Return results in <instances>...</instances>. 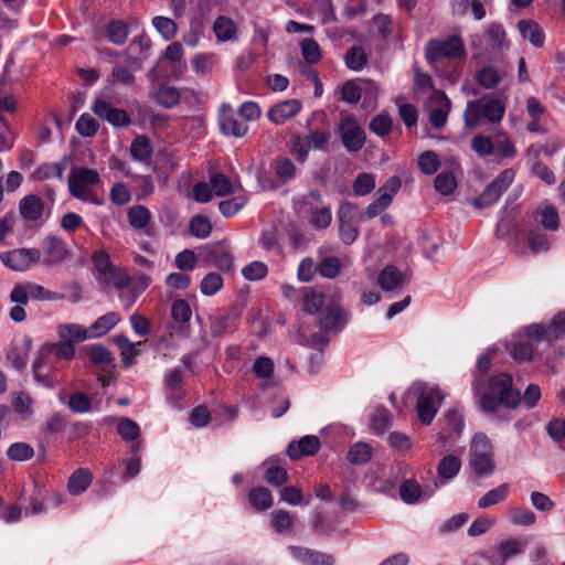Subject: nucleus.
Listing matches in <instances>:
<instances>
[{
  "mask_svg": "<svg viewBox=\"0 0 565 565\" xmlns=\"http://www.w3.org/2000/svg\"><path fill=\"white\" fill-rule=\"evenodd\" d=\"M513 179L514 171L512 169L503 170L490 184L486 186L479 196L472 200V205L477 209H484L494 204L510 186Z\"/></svg>",
  "mask_w": 565,
  "mask_h": 565,
  "instance_id": "obj_9",
  "label": "nucleus"
},
{
  "mask_svg": "<svg viewBox=\"0 0 565 565\" xmlns=\"http://www.w3.org/2000/svg\"><path fill=\"white\" fill-rule=\"evenodd\" d=\"M345 65L354 72L362 71L369 61L367 54L362 46H352L344 55Z\"/></svg>",
  "mask_w": 565,
  "mask_h": 565,
  "instance_id": "obj_39",
  "label": "nucleus"
},
{
  "mask_svg": "<svg viewBox=\"0 0 565 565\" xmlns=\"http://www.w3.org/2000/svg\"><path fill=\"white\" fill-rule=\"evenodd\" d=\"M247 203L245 195H237L218 203V210L224 217H233L236 215Z\"/></svg>",
  "mask_w": 565,
  "mask_h": 565,
  "instance_id": "obj_56",
  "label": "nucleus"
},
{
  "mask_svg": "<svg viewBox=\"0 0 565 565\" xmlns=\"http://www.w3.org/2000/svg\"><path fill=\"white\" fill-rule=\"evenodd\" d=\"M120 320L119 313L114 311L100 316L89 328H85L88 339L107 334Z\"/></svg>",
  "mask_w": 565,
  "mask_h": 565,
  "instance_id": "obj_23",
  "label": "nucleus"
},
{
  "mask_svg": "<svg viewBox=\"0 0 565 565\" xmlns=\"http://www.w3.org/2000/svg\"><path fill=\"white\" fill-rule=\"evenodd\" d=\"M301 310L308 315H317L324 305L326 296L311 287L300 288Z\"/></svg>",
  "mask_w": 565,
  "mask_h": 565,
  "instance_id": "obj_22",
  "label": "nucleus"
},
{
  "mask_svg": "<svg viewBox=\"0 0 565 565\" xmlns=\"http://www.w3.org/2000/svg\"><path fill=\"white\" fill-rule=\"evenodd\" d=\"M153 152L150 139L146 135L137 136L130 146V154L136 161H147L151 158Z\"/></svg>",
  "mask_w": 565,
  "mask_h": 565,
  "instance_id": "obj_33",
  "label": "nucleus"
},
{
  "mask_svg": "<svg viewBox=\"0 0 565 565\" xmlns=\"http://www.w3.org/2000/svg\"><path fill=\"white\" fill-rule=\"evenodd\" d=\"M129 31L127 24L121 20H111L107 25V36L116 45L126 42Z\"/></svg>",
  "mask_w": 565,
  "mask_h": 565,
  "instance_id": "obj_52",
  "label": "nucleus"
},
{
  "mask_svg": "<svg viewBox=\"0 0 565 565\" xmlns=\"http://www.w3.org/2000/svg\"><path fill=\"white\" fill-rule=\"evenodd\" d=\"M41 259L38 248H17L2 254V264L12 270L24 271Z\"/></svg>",
  "mask_w": 565,
  "mask_h": 565,
  "instance_id": "obj_11",
  "label": "nucleus"
},
{
  "mask_svg": "<svg viewBox=\"0 0 565 565\" xmlns=\"http://www.w3.org/2000/svg\"><path fill=\"white\" fill-rule=\"evenodd\" d=\"M499 72L492 66H483L476 74V82L484 89H493L501 83Z\"/></svg>",
  "mask_w": 565,
  "mask_h": 565,
  "instance_id": "obj_43",
  "label": "nucleus"
},
{
  "mask_svg": "<svg viewBox=\"0 0 565 565\" xmlns=\"http://www.w3.org/2000/svg\"><path fill=\"white\" fill-rule=\"evenodd\" d=\"M518 28L523 39L527 40L533 46L542 47L544 45L545 33L537 22L533 20H520Z\"/></svg>",
  "mask_w": 565,
  "mask_h": 565,
  "instance_id": "obj_24",
  "label": "nucleus"
},
{
  "mask_svg": "<svg viewBox=\"0 0 565 565\" xmlns=\"http://www.w3.org/2000/svg\"><path fill=\"white\" fill-rule=\"evenodd\" d=\"M505 114L504 103L497 98L473 99L467 103L463 111V122L466 128H477L481 120L490 124H499Z\"/></svg>",
  "mask_w": 565,
  "mask_h": 565,
  "instance_id": "obj_4",
  "label": "nucleus"
},
{
  "mask_svg": "<svg viewBox=\"0 0 565 565\" xmlns=\"http://www.w3.org/2000/svg\"><path fill=\"white\" fill-rule=\"evenodd\" d=\"M128 223L135 230H142L146 234L150 235L149 223L151 220V212L145 205H135L128 210Z\"/></svg>",
  "mask_w": 565,
  "mask_h": 565,
  "instance_id": "obj_29",
  "label": "nucleus"
},
{
  "mask_svg": "<svg viewBox=\"0 0 565 565\" xmlns=\"http://www.w3.org/2000/svg\"><path fill=\"white\" fill-rule=\"evenodd\" d=\"M373 456V448L363 441H356L349 447L347 459L352 465H365Z\"/></svg>",
  "mask_w": 565,
  "mask_h": 565,
  "instance_id": "obj_32",
  "label": "nucleus"
},
{
  "mask_svg": "<svg viewBox=\"0 0 565 565\" xmlns=\"http://www.w3.org/2000/svg\"><path fill=\"white\" fill-rule=\"evenodd\" d=\"M223 285V277L218 273L211 271L201 280L200 290L204 296L211 297L217 294Z\"/></svg>",
  "mask_w": 565,
  "mask_h": 565,
  "instance_id": "obj_53",
  "label": "nucleus"
},
{
  "mask_svg": "<svg viewBox=\"0 0 565 565\" xmlns=\"http://www.w3.org/2000/svg\"><path fill=\"white\" fill-rule=\"evenodd\" d=\"M411 391L416 397L415 409L418 420L424 426H429L445 399V394L437 385L429 386L425 382H415Z\"/></svg>",
  "mask_w": 565,
  "mask_h": 565,
  "instance_id": "obj_3",
  "label": "nucleus"
},
{
  "mask_svg": "<svg viewBox=\"0 0 565 565\" xmlns=\"http://www.w3.org/2000/svg\"><path fill=\"white\" fill-rule=\"evenodd\" d=\"M30 298L38 301H57L66 298L64 294L51 291L42 285L35 282H26Z\"/></svg>",
  "mask_w": 565,
  "mask_h": 565,
  "instance_id": "obj_47",
  "label": "nucleus"
},
{
  "mask_svg": "<svg viewBox=\"0 0 565 565\" xmlns=\"http://www.w3.org/2000/svg\"><path fill=\"white\" fill-rule=\"evenodd\" d=\"M290 555L302 565H333L334 557L331 554L311 550L303 546H289Z\"/></svg>",
  "mask_w": 565,
  "mask_h": 565,
  "instance_id": "obj_16",
  "label": "nucleus"
},
{
  "mask_svg": "<svg viewBox=\"0 0 565 565\" xmlns=\"http://www.w3.org/2000/svg\"><path fill=\"white\" fill-rule=\"evenodd\" d=\"M12 408L22 419H29L32 414V399L24 392L13 394Z\"/></svg>",
  "mask_w": 565,
  "mask_h": 565,
  "instance_id": "obj_51",
  "label": "nucleus"
},
{
  "mask_svg": "<svg viewBox=\"0 0 565 565\" xmlns=\"http://www.w3.org/2000/svg\"><path fill=\"white\" fill-rule=\"evenodd\" d=\"M57 342H46L42 353L55 355L58 360L72 361L75 358V344L88 339L85 327L78 323H62L57 327Z\"/></svg>",
  "mask_w": 565,
  "mask_h": 565,
  "instance_id": "obj_2",
  "label": "nucleus"
},
{
  "mask_svg": "<svg viewBox=\"0 0 565 565\" xmlns=\"http://www.w3.org/2000/svg\"><path fill=\"white\" fill-rule=\"evenodd\" d=\"M221 132L224 136L242 138L246 135L248 127L241 122L235 115H222L218 119Z\"/></svg>",
  "mask_w": 565,
  "mask_h": 565,
  "instance_id": "obj_30",
  "label": "nucleus"
},
{
  "mask_svg": "<svg viewBox=\"0 0 565 565\" xmlns=\"http://www.w3.org/2000/svg\"><path fill=\"white\" fill-rule=\"evenodd\" d=\"M249 503L257 510H267L273 505V495L267 488L256 487L248 493Z\"/></svg>",
  "mask_w": 565,
  "mask_h": 565,
  "instance_id": "obj_45",
  "label": "nucleus"
},
{
  "mask_svg": "<svg viewBox=\"0 0 565 565\" xmlns=\"http://www.w3.org/2000/svg\"><path fill=\"white\" fill-rule=\"evenodd\" d=\"M212 31L218 43H235L239 40L238 29L234 20L226 15H218L213 22Z\"/></svg>",
  "mask_w": 565,
  "mask_h": 565,
  "instance_id": "obj_19",
  "label": "nucleus"
},
{
  "mask_svg": "<svg viewBox=\"0 0 565 565\" xmlns=\"http://www.w3.org/2000/svg\"><path fill=\"white\" fill-rule=\"evenodd\" d=\"M66 166L64 162L43 163L32 174L35 181H45L51 178L63 180Z\"/></svg>",
  "mask_w": 565,
  "mask_h": 565,
  "instance_id": "obj_36",
  "label": "nucleus"
},
{
  "mask_svg": "<svg viewBox=\"0 0 565 565\" xmlns=\"http://www.w3.org/2000/svg\"><path fill=\"white\" fill-rule=\"evenodd\" d=\"M43 200L35 194H29L21 199L19 211L23 220L28 222H36L43 216Z\"/></svg>",
  "mask_w": 565,
  "mask_h": 565,
  "instance_id": "obj_20",
  "label": "nucleus"
},
{
  "mask_svg": "<svg viewBox=\"0 0 565 565\" xmlns=\"http://www.w3.org/2000/svg\"><path fill=\"white\" fill-rule=\"evenodd\" d=\"M99 182L100 175L97 170L86 167L73 169L68 175L70 194L81 201L99 205L102 201L97 194L87 190V186L96 185Z\"/></svg>",
  "mask_w": 565,
  "mask_h": 565,
  "instance_id": "obj_6",
  "label": "nucleus"
},
{
  "mask_svg": "<svg viewBox=\"0 0 565 565\" xmlns=\"http://www.w3.org/2000/svg\"><path fill=\"white\" fill-rule=\"evenodd\" d=\"M44 258L42 263L45 266H56L71 257V252L66 247L63 238L56 235H49L43 242Z\"/></svg>",
  "mask_w": 565,
  "mask_h": 565,
  "instance_id": "obj_14",
  "label": "nucleus"
},
{
  "mask_svg": "<svg viewBox=\"0 0 565 565\" xmlns=\"http://www.w3.org/2000/svg\"><path fill=\"white\" fill-rule=\"evenodd\" d=\"M352 188L355 195H367L375 189V178L366 172L360 173L355 178Z\"/></svg>",
  "mask_w": 565,
  "mask_h": 565,
  "instance_id": "obj_60",
  "label": "nucleus"
},
{
  "mask_svg": "<svg viewBox=\"0 0 565 565\" xmlns=\"http://www.w3.org/2000/svg\"><path fill=\"white\" fill-rule=\"evenodd\" d=\"M7 456L14 461H25L34 456V449L26 443H14L8 448Z\"/></svg>",
  "mask_w": 565,
  "mask_h": 565,
  "instance_id": "obj_63",
  "label": "nucleus"
},
{
  "mask_svg": "<svg viewBox=\"0 0 565 565\" xmlns=\"http://www.w3.org/2000/svg\"><path fill=\"white\" fill-rule=\"evenodd\" d=\"M419 170L427 175H431L440 168V159L433 150L422 152L417 160Z\"/></svg>",
  "mask_w": 565,
  "mask_h": 565,
  "instance_id": "obj_48",
  "label": "nucleus"
},
{
  "mask_svg": "<svg viewBox=\"0 0 565 565\" xmlns=\"http://www.w3.org/2000/svg\"><path fill=\"white\" fill-rule=\"evenodd\" d=\"M527 339L535 343L546 341L553 347L554 342L565 338V311L556 313L548 323H532L525 328Z\"/></svg>",
  "mask_w": 565,
  "mask_h": 565,
  "instance_id": "obj_8",
  "label": "nucleus"
},
{
  "mask_svg": "<svg viewBox=\"0 0 565 565\" xmlns=\"http://www.w3.org/2000/svg\"><path fill=\"white\" fill-rule=\"evenodd\" d=\"M32 340L30 337H24L23 347L14 345L7 353V361L18 371L23 370L28 362V352L31 349Z\"/></svg>",
  "mask_w": 565,
  "mask_h": 565,
  "instance_id": "obj_31",
  "label": "nucleus"
},
{
  "mask_svg": "<svg viewBox=\"0 0 565 565\" xmlns=\"http://www.w3.org/2000/svg\"><path fill=\"white\" fill-rule=\"evenodd\" d=\"M152 26L163 38L164 41L172 40L178 33L177 22L168 17L157 15L152 18Z\"/></svg>",
  "mask_w": 565,
  "mask_h": 565,
  "instance_id": "obj_40",
  "label": "nucleus"
},
{
  "mask_svg": "<svg viewBox=\"0 0 565 565\" xmlns=\"http://www.w3.org/2000/svg\"><path fill=\"white\" fill-rule=\"evenodd\" d=\"M67 406L73 413L83 414L92 409V401L87 394L75 392L71 394Z\"/></svg>",
  "mask_w": 565,
  "mask_h": 565,
  "instance_id": "obj_62",
  "label": "nucleus"
},
{
  "mask_svg": "<svg viewBox=\"0 0 565 565\" xmlns=\"http://www.w3.org/2000/svg\"><path fill=\"white\" fill-rule=\"evenodd\" d=\"M472 391L479 409L487 415H497L501 406L515 408L521 401L520 392L513 387L508 373L493 374L487 380L476 379Z\"/></svg>",
  "mask_w": 565,
  "mask_h": 565,
  "instance_id": "obj_1",
  "label": "nucleus"
},
{
  "mask_svg": "<svg viewBox=\"0 0 565 565\" xmlns=\"http://www.w3.org/2000/svg\"><path fill=\"white\" fill-rule=\"evenodd\" d=\"M392 127V118L386 114L376 115L372 118L369 125V129L380 137L387 136L391 132Z\"/></svg>",
  "mask_w": 565,
  "mask_h": 565,
  "instance_id": "obj_61",
  "label": "nucleus"
},
{
  "mask_svg": "<svg viewBox=\"0 0 565 565\" xmlns=\"http://www.w3.org/2000/svg\"><path fill=\"white\" fill-rule=\"evenodd\" d=\"M338 134L343 147L349 152L361 150L365 143V132L359 121L352 116H347L340 120Z\"/></svg>",
  "mask_w": 565,
  "mask_h": 565,
  "instance_id": "obj_10",
  "label": "nucleus"
},
{
  "mask_svg": "<svg viewBox=\"0 0 565 565\" xmlns=\"http://www.w3.org/2000/svg\"><path fill=\"white\" fill-rule=\"evenodd\" d=\"M471 149L484 158L494 153L495 145L491 137L479 134L471 139Z\"/></svg>",
  "mask_w": 565,
  "mask_h": 565,
  "instance_id": "obj_55",
  "label": "nucleus"
},
{
  "mask_svg": "<svg viewBox=\"0 0 565 565\" xmlns=\"http://www.w3.org/2000/svg\"><path fill=\"white\" fill-rule=\"evenodd\" d=\"M92 111L114 127H127L131 124L130 115L125 109L116 108L100 98L95 99Z\"/></svg>",
  "mask_w": 565,
  "mask_h": 565,
  "instance_id": "obj_13",
  "label": "nucleus"
},
{
  "mask_svg": "<svg viewBox=\"0 0 565 565\" xmlns=\"http://www.w3.org/2000/svg\"><path fill=\"white\" fill-rule=\"evenodd\" d=\"M461 469V460L455 455H446L437 466L438 476L444 479H454Z\"/></svg>",
  "mask_w": 565,
  "mask_h": 565,
  "instance_id": "obj_38",
  "label": "nucleus"
},
{
  "mask_svg": "<svg viewBox=\"0 0 565 565\" xmlns=\"http://www.w3.org/2000/svg\"><path fill=\"white\" fill-rule=\"evenodd\" d=\"M321 447L320 438L316 435H306L288 445L287 455L291 460L316 455Z\"/></svg>",
  "mask_w": 565,
  "mask_h": 565,
  "instance_id": "obj_15",
  "label": "nucleus"
},
{
  "mask_svg": "<svg viewBox=\"0 0 565 565\" xmlns=\"http://www.w3.org/2000/svg\"><path fill=\"white\" fill-rule=\"evenodd\" d=\"M377 284L385 291H393L403 287V275L393 265L385 266L377 276Z\"/></svg>",
  "mask_w": 565,
  "mask_h": 565,
  "instance_id": "obj_28",
  "label": "nucleus"
},
{
  "mask_svg": "<svg viewBox=\"0 0 565 565\" xmlns=\"http://www.w3.org/2000/svg\"><path fill=\"white\" fill-rule=\"evenodd\" d=\"M233 315L216 313L210 317V329L213 337H224L234 328Z\"/></svg>",
  "mask_w": 565,
  "mask_h": 565,
  "instance_id": "obj_35",
  "label": "nucleus"
},
{
  "mask_svg": "<svg viewBox=\"0 0 565 565\" xmlns=\"http://www.w3.org/2000/svg\"><path fill=\"white\" fill-rule=\"evenodd\" d=\"M210 184L216 196H225L231 194L233 191L230 178L222 172L212 174L210 178Z\"/></svg>",
  "mask_w": 565,
  "mask_h": 565,
  "instance_id": "obj_59",
  "label": "nucleus"
},
{
  "mask_svg": "<svg viewBox=\"0 0 565 565\" xmlns=\"http://www.w3.org/2000/svg\"><path fill=\"white\" fill-rule=\"evenodd\" d=\"M348 322V315L339 305H328L321 311L318 326L323 333H315L311 335L310 344L313 348L327 345L329 338L326 335L329 332H340L343 330Z\"/></svg>",
  "mask_w": 565,
  "mask_h": 565,
  "instance_id": "obj_7",
  "label": "nucleus"
},
{
  "mask_svg": "<svg viewBox=\"0 0 565 565\" xmlns=\"http://www.w3.org/2000/svg\"><path fill=\"white\" fill-rule=\"evenodd\" d=\"M189 232L198 238H206L212 232V223L204 215H194L189 222Z\"/></svg>",
  "mask_w": 565,
  "mask_h": 565,
  "instance_id": "obj_50",
  "label": "nucleus"
},
{
  "mask_svg": "<svg viewBox=\"0 0 565 565\" xmlns=\"http://www.w3.org/2000/svg\"><path fill=\"white\" fill-rule=\"evenodd\" d=\"M273 169L280 184H288L297 174L295 162L288 157L278 156L273 161Z\"/></svg>",
  "mask_w": 565,
  "mask_h": 565,
  "instance_id": "obj_27",
  "label": "nucleus"
},
{
  "mask_svg": "<svg viewBox=\"0 0 565 565\" xmlns=\"http://www.w3.org/2000/svg\"><path fill=\"white\" fill-rule=\"evenodd\" d=\"M93 481V475L87 468L76 469L68 478L67 491L72 495L83 494Z\"/></svg>",
  "mask_w": 565,
  "mask_h": 565,
  "instance_id": "obj_25",
  "label": "nucleus"
},
{
  "mask_svg": "<svg viewBox=\"0 0 565 565\" xmlns=\"http://www.w3.org/2000/svg\"><path fill=\"white\" fill-rule=\"evenodd\" d=\"M494 145V153L498 159H513L516 156V148L504 131L498 134Z\"/></svg>",
  "mask_w": 565,
  "mask_h": 565,
  "instance_id": "obj_46",
  "label": "nucleus"
},
{
  "mask_svg": "<svg viewBox=\"0 0 565 565\" xmlns=\"http://www.w3.org/2000/svg\"><path fill=\"white\" fill-rule=\"evenodd\" d=\"M435 190L444 195H450L455 192L457 188V181L452 172L443 171L434 180Z\"/></svg>",
  "mask_w": 565,
  "mask_h": 565,
  "instance_id": "obj_49",
  "label": "nucleus"
},
{
  "mask_svg": "<svg viewBox=\"0 0 565 565\" xmlns=\"http://www.w3.org/2000/svg\"><path fill=\"white\" fill-rule=\"evenodd\" d=\"M302 105L298 99H287L271 106L268 109L267 118L276 124L281 125L288 119L295 117L301 110Z\"/></svg>",
  "mask_w": 565,
  "mask_h": 565,
  "instance_id": "obj_18",
  "label": "nucleus"
},
{
  "mask_svg": "<svg viewBox=\"0 0 565 565\" xmlns=\"http://www.w3.org/2000/svg\"><path fill=\"white\" fill-rule=\"evenodd\" d=\"M423 494L420 484L414 479H406L399 487V497L407 504H415Z\"/></svg>",
  "mask_w": 565,
  "mask_h": 565,
  "instance_id": "obj_41",
  "label": "nucleus"
},
{
  "mask_svg": "<svg viewBox=\"0 0 565 565\" xmlns=\"http://www.w3.org/2000/svg\"><path fill=\"white\" fill-rule=\"evenodd\" d=\"M205 258L207 263L215 266L221 271L228 273L234 268L232 253L228 246L223 242H218L207 247Z\"/></svg>",
  "mask_w": 565,
  "mask_h": 565,
  "instance_id": "obj_17",
  "label": "nucleus"
},
{
  "mask_svg": "<svg viewBox=\"0 0 565 565\" xmlns=\"http://www.w3.org/2000/svg\"><path fill=\"white\" fill-rule=\"evenodd\" d=\"M510 492L509 483H502L483 494L478 501V508L487 509L504 501Z\"/></svg>",
  "mask_w": 565,
  "mask_h": 565,
  "instance_id": "obj_37",
  "label": "nucleus"
},
{
  "mask_svg": "<svg viewBox=\"0 0 565 565\" xmlns=\"http://www.w3.org/2000/svg\"><path fill=\"white\" fill-rule=\"evenodd\" d=\"M465 55L463 41L457 34H451L445 40L429 39L425 45L426 62L434 67H438L444 60H460Z\"/></svg>",
  "mask_w": 565,
  "mask_h": 565,
  "instance_id": "obj_5",
  "label": "nucleus"
},
{
  "mask_svg": "<svg viewBox=\"0 0 565 565\" xmlns=\"http://www.w3.org/2000/svg\"><path fill=\"white\" fill-rule=\"evenodd\" d=\"M469 465L480 478L492 475L495 469L493 454H480L479 456L470 457Z\"/></svg>",
  "mask_w": 565,
  "mask_h": 565,
  "instance_id": "obj_34",
  "label": "nucleus"
},
{
  "mask_svg": "<svg viewBox=\"0 0 565 565\" xmlns=\"http://www.w3.org/2000/svg\"><path fill=\"white\" fill-rule=\"evenodd\" d=\"M310 143L306 136L294 135L290 139V153L299 164H303L309 157Z\"/></svg>",
  "mask_w": 565,
  "mask_h": 565,
  "instance_id": "obj_44",
  "label": "nucleus"
},
{
  "mask_svg": "<svg viewBox=\"0 0 565 565\" xmlns=\"http://www.w3.org/2000/svg\"><path fill=\"white\" fill-rule=\"evenodd\" d=\"M171 317L178 323H188L192 317V309L186 300L178 299L172 302Z\"/></svg>",
  "mask_w": 565,
  "mask_h": 565,
  "instance_id": "obj_64",
  "label": "nucleus"
},
{
  "mask_svg": "<svg viewBox=\"0 0 565 565\" xmlns=\"http://www.w3.org/2000/svg\"><path fill=\"white\" fill-rule=\"evenodd\" d=\"M511 356L518 362H530L534 358L533 341L514 342L510 349Z\"/></svg>",
  "mask_w": 565,
  "mask_h": 565,
  "instance_id": "obj_54",
  "label": "nucleus"
},
{
  "mask_svg": "<svg viewBox=\"0 0 565 565\" xmlns=\"http://www.w3.org/2000/svg\"><path fill=\"white\" fill-rule=\"evenodd\" d=\"M117 433L124 440L134 441L140 436V427L135 420L122 417L117 425Z\"/></svg>",
  "mask_w": 565,
  "mask_h": 565,
  "instance_id": "obj_58",
  "label": "nucleus"
},
{
  "mask_svg": "<svg viewBox=\"0 0 565 565\" xmlns=\"http://www.w3.org/2000/svg\"><path fill=\"white\" fill-rule=\"evenodd\" d=\"M89 361L100 366L104 371L108 367H114L113 353L103 344L94 343L84 348Z\"/></svg>",
  "mask_w": 565,
  "mask_h": 565,
  "instance_id": "obj_26",
  "label": "nucleus"
},
{
  "mask_svg": "<svg viewBox=\"0 0 565 565\" xmlns=\"http://www.w3.org/2000/svg\"><path fill=\"white\" fill-rule=\"evenodd\" d=\"M75 128L83 137H94L99 129V122L89 114L85 113L77 119Z\"/></svg>",
  "mask_w": 565,
  "mask_h": 565,
  "instance_id": "obj_57",
  "label": "nucleus"
},
{
  "mask_svg": "<svg viewBox=\"0 0 565 565\" xmlns=\"http://www.w3.org/2000/svg\"><path fill=\"white\" fill-rule=\"evenodd\" d=\"M540 216L539 223L547 231H556L559 226L557 209L553 204H546L536 211Z\"/></svg>",
  "mask_w": 565,
  "mask_h": 565,
  "instance_id": "obj_42",
  "label": "nucleus"
},
{
  "mask_svg": "<svg viewBox=\"0 0 565 565\" xmlns=\"http://www.w3.org/2000/svg\"><path fill=\"white\" fill-rule=\"evenodd\" d=\"M439 422L444 426L440 428L437 439L443 444L454 440L465 427L463 413L458 407L449 408Z\"/></svg>",
  "mask_w": 565,
  "mask_h": 565,
  "instance_id": "obj_12",
  "label": "nucleus"
},
{
  "mask_svg": "<svg viewBox=\"0 0 565 565\" xmlns=\"http://www.w3.org/2000/svg\"><path fill=\"white\" fill-rule=\"evenodd\" d=\"M522 552L520 542L515 540L503 541L499 546L489 552V561L492 565H503L510 557L515 556Z\"/></svg>",
  "mask_w": 565,
  "mask_h": 565,
  "instance_id": "obj_21",
  "label": "nucleus"
}]
</instances>
